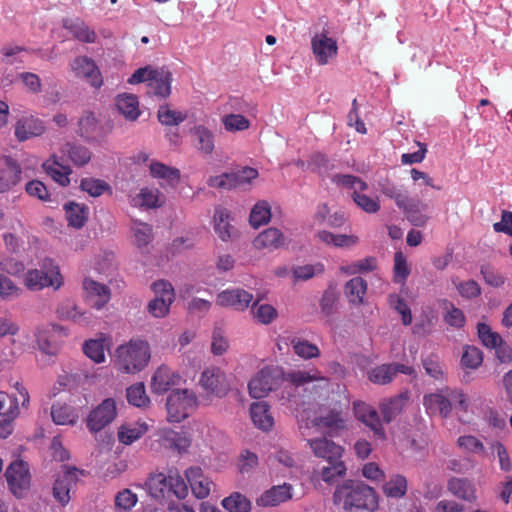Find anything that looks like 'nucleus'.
Listing matches in <instances>:
<instances>
[{"label": "nucleus", "instance_id": "nucleus-47", "mask_svg": "<svg viewBox=\"0 0 512 512\" xmlns=\"http://www.w3.org/2000/svg\"><path fill=\"white\" fill-rule=\"evenodd\" d=\"M367 291V282L361 277L350 279L345 285V294L349 302L354 305L363 303L364 296Z\"/></svg>", "mask_w": 512, "mask_h": 512}, {"label": "nucleus", "instance_id": "nucleus-33", "mask_svg": "<svg viewBox=\"0 0 512 512\" xmlns=\"http://www.w3.org/2000/svg\"><path fill=\"white\" fill-rule=\"evenodd\" d=\"M43 169L55 182L61 186L65 187L69 185V176L72 173V169L67 165L61 164L56 155H52L43 163Z\"/></svg>", "mask_w": 512, "mask_h": 512}, {"label": "nucleus", "instance_id": "nucleus-43", "mask_svg": "<svg viewBox=\"0 0 512 512\" xmlns=\"http://www.w3.org/2000/svg\"><path fill=\"white\" fill-rule=\"evenodd\" d=\"M62 152L66 154L70 161L78 167L88 164L92 157V153L87 147L71 142L64 144Z\"/></svg>", "mask_w": 512, "mask_h": 512}, {"label": "nucleus", "instance_id": "nucleus-50", "mask_svg": "<svg viewBox=\"0 0 512 512\" xmlns=\"http://www.w3.org/2000/svg\"><path fill=\"white\" fill-rule=\"evenodd\" d=\"M80 188L91 197H99L105 192L112 193L111 186L106 181L92 177L83 178Z\"/></svg>", "mask_w": 512, "mask_h": 512}, {"label": "nucleus", "instance_id": "nucleus-49", "mask_svg": "<svg viewBox=\"0 0 512 512\" xmlns=\"http://www.w3.org/2000/svg\"><path fill=\"white\" fill-rule=\"evenodd\" d=\"M271 206L267 201H259L257 202L251 212L249 217L250 225L253 228H259L260 226L267 224L271 219Z\"/></svg>", "mask_w": 512, "mask_h": 512}, {"label": "nucleus", "instance_id": "nucleus-54", "mask_svg": "<svg viewBox=\"0 0 512 512\" xmlns=\"http://www.w3.org/2000/svg\"><path fill=\"white\" fill-rule=\"evenodd\" d=\"M21 169L17 165L0 166V193L8 191L20 178Z\"/></svg>", "mask_w": 512, "mask_h": 512}, {"label": "nucleus", "instance_id": "nucleus-51", "mask_svg": "<svg viewBox=\"0 0 512 512\" xmlns=\"http://www.w3.org/2000/svg\"><path fill=\"white\" fill-rule=\"evenodd\" d=\"M259 300L253 302L252 305V314L254 319L263 325H269L272 323L277 317L278 312L276 308H274L270 304H260L258 305Z\"/></svg>", "mask_w": 512, "mask_h": 512}, {"label": "nucleus", "instance_id": "nucleus-7", "mask_svg": "<svg viewBox=\"0 0 512 512\" xmlns=\"http://www.w3.org/2000/svg\"><path fill=\"white\" fill-rule=\"evenodd\" d=\"M8 487L17 498H23L31 486L29 466L23 460L12 462L5 472Z\"/></svg>", "mask_w": 512, "mask_h": 512}, {"label": "nucleus", "instance_id": "nucleus-37", "mask_svg": "<svg viewBox=\"0 0 512 512\" xmlns=\"http://www.w3.org/2000/svg\"><path fill=\"white\" fill-rule=\"evenodd\" d=\"M148 431L146 422L126 423L118 429V440L124 445H131Z\"/></svg>", "mask_w": 512, "mask_h": 512}, {"label": "nucleus", "instance_id": "nucleus-1", "mask_svg": "<svg viewBox=\"0 0 512 512\" xmlns=\"http://www.w3.org/2000/svg\"><path fill=\"white\" fill-rule=\"evenodd\" d=\"M334 503L342 505L346 512L374 511L378 498L373 488L359 481H347L338 486L333 495Z\"/></svg>", "mask_w": 512, "mask_h": 512}, {"label": "nucleus", "instance_id": "nucleus-61", "mask_svg": "<svg viewBox=\"0 0 512 512\" xmlns=\"http://www.w3.org/2000/svg\"><path fill=\"white\" fill-rule=\"evenodd\" d=\"M83 351L87 357L95 363H102L105 360V347L103 339H91L84 343Z\"/></svg>", "mask_w": 512, "mask_h": 512}, {"label": "nucleus", "instance_id": "nucleus-30", "mask_svg": "<svg viewBox=\"0 0 512 512\" xmlns=\"http://www.w3.org/2000/svg\"><path fill=\"white\" fill-rule=\"evenodd\" d=\"M56 313L62 320H70L81 325H86L90 321L89 313L87 311H81L71 299H66L59 303Z\"/></svg>", "mask_w": 512, "mask_h": 512}, {"label": "nucleus", "instance_id": "nucleus-32", "mask_svg": "<svg viewBox=\"0 0 512 512\" xmlns=\"http://www.w3.org/2000/svg\"><path fill=\"white\" fill-rule=\"evenodd\" d=\"M149 171L153 178L163 180L166 185L175 188L180 182L181 173L178 168L167 166L158 161H152Z\"/></svg>", "mask_w": 512, "mask_h": 512}, {"label": "nucleus", "instance_id": "nucleus-29", "mask_svg": "<svg viewBox=\"0 0 512 512\" xmlns=\"http://www.w3.org/2000/svg\"><path fill=\"white\" fill-rule=\"evenodd\" d=\"M160 441L164 447L178 452L186 451L191 445V438L186 432H178L170 428L160 431Z\"/></svg>", "mask_w": 512, "mask_h": 512}, {"label": "nucleus", "instance_id": "nucleus-60", "mask_svg": "<svg viewBox=\"0 0 512 512\" xmlns=\"http://www.w3.org/2000/svg\"><path fill=\"white\" fill-rule=\"evenodd\" d=\"M128 402L136 407H145L149 404V398L146 395L145 386L143 383H136L131 385L126 390Z\"/></svg>", "mask_w": 512, "mask_h": 512}, {"label": "nucleus", "instance_id": "nucleus-64", "mask_svg": "<svg viewBox=\"0 0 512 512\" xmlns=\"http://www.w3.org/2000/svg\"><path fill=\"white\" fill-rule=\"evenodd\" d=\"M65 27L70 30L75 38L82 42L93 43L96 40L95 32L90 30L89 27L80 20L71 22L70 25L65 24Z\"/></svg>", "mask_w": 512, "mask_h": 512}, {"label": "nucleus", "instance_id": "nucleus-15", "mask_svg": "<svg viewBox=\"0 0 512 512\" xmlns=\"http://www.w3.org/2000/svg\"><path fill=\"white\" fill-rule=\"evenodd\" d=\"M62 284L63 278L58 267H55L50 275L38 269H31L25 275V285L32 291H39L49 286L58 289Z\"/></svg>", "mask_w": 512, "mask_h": 512}, {"label": "nucleus", "instance_id": "nucleus-26", "mask_svg": "<svg viewBox=\"0 0 512 512\" xmlns=\"http://www.w3.org/2000/svg\"><path fill=\"white\" fill-rule=\"evenodd\" d=\"M424 406L431 414H439L447 417L451 412L450 396L448 388L424 396Z\"/></svg>", "mask_w": 512, "mask_h": 512}, {"label": "nucleus", "instance_id": "nucleus-6", "mask_svg": "<svg viewBox=\"0 0 512 512\" xmlns=\"http://www.w3.org/2000/svg\"><path fill=\"white\" fill-rule=\"evenodd\" d=\"M312 422L315 427L330 437L339 436L347 429L346 412L340 404L321 410Z\"/></svg>", "mask_w": 512, "mask_h": 512}, {"label": "nucleus", "instance_id": "nucleus-10", "mask_svg": "<svg viewBox=\"0 0 512 512\" xmlns=\"http://www.w3.org/2000/svg\"><path fill=\"white\" fill-rule=\"evenodd\" d=\"M199 384L207 394L218 398L225 397L230 390L226 374L220 368L214 366L204 369Z\"/></svg>", "mask_w": 512, "mask_h": 512}, {"label": "nucleus", "instance_id": "nucleus-27", "mask_svg": "<svg viewBox=\"0 0 512 512\" xmlns=\"http://www.w3.org/2000/svg\"><path fill=\"white\" fill-rule=\"evenodd\" d=\"M447 490L463 501L474 503L477 500L475 485L467 478L452 477L447 483Z\"/></svg>", "mask_w": 512, "mask_h": 512}, {"label": "nucleus", "instance_id": "nucleus-24", "mask_svg": "<svg viewBox=\"0 0 512 512\" xmlns=\"http://www.w3.org/2000/svg\"><path fill=\"white\" fill-rule=\"evenodd\" d=\"M292 486L284 483L266 490L258 499L257 505L262 507H273L290 500L293 496Z\"/></svg>", "mask_w": 512, "mask_h": 512}, {"label": "nucleus", "instance_id": "nucleus-44", "mask_svg": "<svg viewBox=\"0 0 512 512\" xmlns=\"http://www.w3.org/2000/svg\"><path fill=\"white\" fill-rule=\"evenodd\" d=\"M78 134L86 141L96 140L99 134V124L94 113L86 111L78 121Z\"/></svg>", "mask_w": 512, "mask_h": 512}, {"label": "nucleus", "instance_id": "nucleus-45", "mask_svg": "<svg viewBox=\"0 0 512 512\" xmlns=\"http://www.w3.org/2000/svg\"><path fill=\"white\" fill-rule=\"evenodd\" d=\"M230 211L223 207H217L214 213V230L219 238L227 241L231 238Z\"/></svg>", "mask_w": 512, "mask_h": 512}, {"label": "nucleus", "instance_id": "nucleus-40", "mask_svg": "<svg viewBox=\"0 0 512 512\" xmlns=\"http://www.w3.org/2000/svg\"><path fill=\"white\" fill-rule=\"evenodd\" d=\"M407 489V479L401 474H392L382 486L384 495L394 499L404 497L407 493Z\"/></svg>", "mask_w": 512, "mask_h": 512}, {"label": "nucleus", "instance_id": "nucleus-59", "mask_svg": "<svg viewBox=\"0 0 512 512\" xmlns=\"http://www.w3.org/2000/svg\"><path fill=\"white\" fill-rule=\"evenodd\" d=\"M222 506L229 512H249L250 501L240 493H233L222 500Z\"/></svg>", "mask_w": 512, "mask_h": 512}, {"label": "nucleus", "instance_id": "nucleus-14", "mask_svg": "<svg viewBox=\"0 0 512 512\" xmlns=\"http://www.w3.org/2000/svg\"><path fill=\"white\" fill-rule=\"evenodd\" d=\"M14 386L20 398L0 391V418L15 419L19 414V401L23 407H27L30 401L29 393L21 383L16 382Z\"/></svg>", "mask_w": 512, "mask_h": 512}, {"label": "nucleus", "instance_id": "nucleus-13", "mask_svg": "<svg viewBox=\"0 0 512 512\" xmlns=\"http://www.w3.org/2000/svg\"><path fill=\"white\" fill-rule=\"evenodd\" d=\"M311 49L317 64L326 65L337 56L338 46L336 40L328 37V32L315 34L311 39Z\"/></svg>", "mask_w": 512, "mask_h": 512}, {"label": "nucleus", "instance_id": "nucleus-52", "mask_svg": "<svg viewBox=\"0 0 512 512\" xmlns=\"http://www.w3.org/2000/svg\"><path fill=\"white\" fill-rule=\"evenodd\" d=\"M158 120L165 126L179 125L187 119V114L178 110H173L169 105H161L158 109Z\"/></svg>", "mask_w": 512, "mask_h": 512}, {"label": "nucleus", "instance_id": "nucleus-8", "mask_svg": "<svg viewBox=\"0 0 512 512\" xmlns=\"http://www.w3.org/2000/svg\"><path fill=\"white\" fill-rule=\"evenodd\" d=\"M36 341L39 349L47 355H56L67 336L64 327L57 324H46L36 330Z\"/></svg>", "mask_w": 512, "mask_h": 512}, {"label": "nucleus", "instance_id": "nucleus-36", "mask_svg": "<svg viewBox=\"0 0 512 512\" xmlns=\"http://www.w3.org/2000/svg\"><path fill=\"white\" fill-rule=\"evenodd\" d=\"M115 105L120 114L127 120L135 121L140 116L139 101L133 94H120L115 99Z\"/></svg>", "mask_w": 512, "mask_h": 512}, {"label": "nucleus", "instance_id": "nucleus-22", "mask_svg": "<svg viewBox=\"0 0 512 512\" xmlns=\"http://www.w3.org/2000/svg\"><path fill=\"white\" fill-rule=\"evenodd\" d=\"M180 375L173 372L169 367L162 365L154 373L151 381V390L156 394H164L173 386L179 384Z\"/></svg>", "mask_w": 512, "mask_h": 512}, {"label": "nucleus", "instance_id": "nucleus-21", "mask_svg": "<svg viewBox=\"0 0 512 512\" xmlns=\"http://www.w3.org/2000/svg\"><path fill=\"white\" fill-rule=\"evenodd\" d=\"M314 455L323 458L327 462L341 460L343 448L326 437L307 440Z\"/></svg>", "mask_w": 512, "mask_h": 512}, {"label": "nucleus", "instance_id": "nucleus-31", "mask_svg": "<svg viewBox=\"0 0 512 512\" xmlns=\"http://www.w3.org/2000/svg\"><path fill=\"white\" fill-rule=\"evenodd\" d=\"M284 379L296 387H300L311 382H322L325 387L329 386V379L322 376L321 372L316 368H312L310 370L290 371L286 376L284 375Z\"/></svg>", "mask_w": 512, "mask_h": 512}, {"label": "nucleus", "instance_id": "nucleus-53", "mask_svg": "<svg viewBox=\"0 0 512 512\" xmlns=\"http://www.w3.org/2000/svg\"><path fill=\"white\" fill-rule=\"evenodd\" d=\"M426 209V204L414 200L410 206L404 210V213L412 225L416 227H423L429 219V217L423 213V211Z\"/></svg>", "mask_w": 512, "mask_h": 512}, {"label": "nucleus", "instance_id": "nucleus-46", "mask_svg": "<svg viewBox=\"0 0 512 512\" xmlns=\"http://www.w3.org/2000/svg\"><path fill=\"white\" fill-rule=\"evenodd\" d=\"M51 417L57 425H74L78 415L72 407L67 404L55 403L51 407Z\"/></svg>", "mask_w": 512, "mask_h": 512}, {"label": "nucleus", "instance_id": "nucleus-25", "mask_svg": "<svg viewBox=\"0 0 512 512\" xmlns=\"http://www.w3.org/2000/svg\"><path fill=\"white\" fill-rule=\"evenodd\" d=\"M171 72L162 67L155 69L153 76L148 83V94L155 95L161 98H166L171 93Z\"/></svg>", "mask_w": 512, "mask_h": 512}, {"label": "nucleus", "instance_id": "nucleus-16", "mask_svg": "<svg viewBox=\"0 0 512 512\" xmlns=\"http://www.w3.org/2000/svg\"><path fill=\"white\" fill-rule=\"evenodd\" d=\"M253 300L254 296L252 293L241 288H233L220 292L217 295L216 303L221 307H228L242 312L250 306Z\"/></svg>", "mask_w": 512, "mask_h": 512}, {"label": "nucleus", "instance_id": "nucleus-62", "mask_svg": "<svg viewBox=\"0 0 512 512\" xmlns=\"http://www.w3.org/2000/svg\"><path fill=\"white\" fill-rule=\"evenodd\" d=\"M324 272V265L321 262L315 264H305L293 267L292 274L297 280L307 281L314 276L320 275Z\"/></svg>", "mask_w": 512, "mask_h": 512}, {"label": "nucleus", "instance_id": "nucleus-39", "mask_svg": "<svg viewBox=\"0 0 512 512\" xmlns=\"http://www.w3.org/2000/svg\"><path fill=\"white\" fill-rule=\"evenodd\" d=\"M316 237L321 242L337 248H349L356 245L359 241L356 235L334 234L326 230L318 231Z\"/></svg>", "mask_w": 512, "mask_h": 512}, {"label": "nucleus", "instance_id": "nucleus-41", "mask_svg": "<svg viewBox=\"0 0 512 512\" xmlns=\"http://www.w3.org/2000/svg\"><path fill=\"white\" fill-rule=\"evenodd\" d=\"M406 397L398 395L380 403V412L385 423H390L400 415L404 409Z\"/></svg>", "mask_w": 512, "mask_h": 512}, {"label": "nucleus", "instance_id": "nucleus-17", "mask_svg": "<svg viewBox=\"0 0 512 512\" xmlns=\"http://www.w3.org/2000/svg\"><path fill=\"white\" fill-rule=\"evenodd\" d=\"M46 126L43 120L33 115L23 116L15 124L14 135L20 142L43 135Z\"/></svg>", "mask_w": 512, "mask_h": 512}, {"label": "nucleus", "instance_id": "nucleus-18", "mask_svg": "<svg viewBox=\"0 0 512 512\" xmlns=\"http://www.w3.org/2000/svg\"><path fill=\"white\" fill-rule=\"evenodd\" d=\"M85 299L97 310L102 309L111 298V291L105 284L85 278L83 281Z\"/></svg>", "mask_w": 512, "mask_h": 512}, {"label": "nucleus", "instance_id": "nucleus-48", "mask_svg": "<svg viewBox=\"0 0 512 512\" xmlns=\"http://www.w3.org/2000/svg\"><path fill=\"white\" fill-rule=\"evenodd\" d=\"M290 344L294 353L304 360H310L320 356L318 346L308 340L294 337L290 340Z\"/></svg>", "mask_w": 512, "mask_h": 512}, {"label": "nucleus", "instance_id": "nucleus-9", "mask_svg": "<svg viewBox=\"0 0 512 512\" xmlns=\"http://www.w3.org/2000/svg\"><path fill=\"white\" fill-rule=\"evenodd\" d=\"M152 290L155 298L149 302L148 311L152 316L162 318L168 314L175 299L174 289L170 282L158 280L152 284Z\"/></svg>", "mask_w": 512, "mask_h": 512}, {"label": "nucleus", "instance_id": "nucleus-3", "mask_svg": "<svg viewBox=\"0 0 512 512\" xmlns=\"http://www.w3.org/2000/svg\"><path fill=\"white\" fill-rule=\"evenodd\" d=\"M149 360V344L144 340L132 339L116 349L114 366L120 372L135 374L143 370Z\"/></svg>", "mask_w": 512, "mask_h": 512}, {"label": "nucleus", "instance_id": "nucleus-55", "mask_svg": "<svg viewBox=\"0 0 512 512\" xmlns=\"http://www.w3.org/2000/svg\"><path fill=\"white\" fill-rule=\"evenodd\" d=\"M483 362V353L476 346L466 345L463 347L460 363L467 369H477Z\"/></svg>", "mask_w": 512, "mask_h": 512}, {"label": "nucleus", "instance_id": "nucleus-28", "mask_svg": "<svg viewBox=\"0 0 512 512\" xmlns=\"http://www.w3.org/2000/svg\"><path fill=\"white\" fill-rule=\"evenodd\" d=\"M194 146L203 155H211L215 150V135L205 125H196L191 129Z\"/></svg>", "mask_w": 512, "mask_h": 512}, {"label": "nucleus", "instance_id": "nucleus-63", "mask_svg": "<svg viewBox=\"0 0 512 512\" xmlns=\"http://www.w3.org/2000/svg\"><path fill=\"white\" fill-rule=\"evenodd\" d=\"M446 313L444 314V321L451 327L460 329L464 327L466 318L463 311L449 301H445Z\"/></svg>", "mask_w": 512, "mask_h": 512}, {"label": "nucleus", "instance_id": "nucleus-4", "mask_svg": "<svg viewBox=\"0 0 512 512\" xmlns=\"http://www.w3.org/2000/svg\"><path fill=\"white\" fill-rule=\"evenodd\" d=\"M284 380L283 370L278 366H265L249 381L251 397L261 399L276 390Z\"/></svg>", "mask_w": 512, "mask_h": 512}, {"label": "nucleus", "instance_id": "nucleus-42", "mask_svg": "<svg viewBox=\"0 0 512 512\" xmlns=\"http://www.w3.org/2000/svg\"><path fill=\"white\" fill-rule=\"evenodd\" d=\"M10 229L12 231L2 234V239L7 251L18 253L23 245L24 226L20 220H15L11 223Z\"/></svg>", "mask_w": 512, "mask_h": 512}, {"label": "nucleus", "instance_id": "nucleus-5", "mask_svg": "<svg viewBox=\"0 0 512 512\" xmlns=\"http://www.w3.org/2000/svg\"><path fill=\"white\" fill-rule=\"evenodd\" d=\"M197 407V397L189 389L172 391L166 402L169 422H181L186 419Z\"/></svg>", "mask_w": 512, "mask_h": 512}, {"label": "nucleus", "instance_id": "nucleus-20", "mask_svg": "<svg viewBox=\"0 0 512 512\" xmlns=\"http://www.w3.org/2000/svg\"><path fill=\"white\" fill-rule=\"evenodd\" d=\"M71 67L78 77L85 78L92 87L100 88L103 84L101 73L93 60L86 56L74 59Z\"/></svg>", "mask_w": 512, "mask_h": 512}, {"label": "nucleus", "instance_id": "nucleus-58", "mask_svg": "<svg viewBox=\"0 0 512 512\" xmlns=\"http://www.w3.org/2000/svg\"><path fill=\"white\" fill-rule=\"evenodd\" d=\"M328 466L321 469L320 475L324 482L334 483L338 478L346 475V466L342 460L328 462Z\"/></svg>", "mask_w": 512, "mask_h": 512}, {"label": "nucleus", "instance_id": "nucleus-2", "mask_svg": "<svg viewBox=\"0 0 512 512\" xmlns=\"http://www.w3.org/2000/svg\"><path fill=\"white\" fill-rule=\"evenodd\" d=\"M146 487L156 500L184 499L188 495V486L176 468H169L166 473H151Z\"/></svg>", "mask_w": 512, "mask_h": 512}, {"label": "nucleus", "instance_id": "nucleus-57", "mask_svg": "<svg viewBox=\"0 0 512 512\" xmlns=\"http://www.w3.org/2000/svg\"><path fill=\"white\" fill-rule=\"evenodd\" d=\"M332 182L339 187L352 189L353 192L364 191L368 188L365 181L350 174H336L332 177Z\"/></svg>", "mask_w": 512, "mask_h": 512}, {"label": "nucleus", "instance_id": "nucleus-12", "mask_svg": "<svg viewBox=\"0 0 512 512\" xmlns=\"http://www.w3.org/2000/svg\"><path fill=\"white\" fill-rule=\"evenodd\" d=\"M354 414L357 420L367 426L372 432L373 436L379 440H386V432L383 423L380 419L378 411L371 405L365 402H354Z\"/></svg>", "mask_w": 512, "mask_h": 512}, {"label": "nucleus", "instance_id": "nucleus-19", "mask_svg": "<svg viewBox=\"0 0 512 512\" xmlns=\"http://www.w3.org/2000/svg\"><path fill=\"white\" fill-rule=\"evenodd\" d=\"M78 473L81 472L77 468L68 467L54 482L53 496L63 506L70 501V491L78 480Z\"/></svg>", "mask_w": 512, "mask_h": 512}, {"label": "nucleus", "instance_id": "nucleus-23", "mask_svg": "<svg viewBox=\"0 0 512 512\" xmlns=\"http://www.w3.org/2000/svg\"><path fill=\"white\" fill-rule=\"evenodd\" d=\"M185 476L195 497L204 499L210 494L213 482L204 476L200 467L188 468L185 472Z\"/></svg>", "mask_w": 512, "mask_h": 512}, {"label": "nucleus", "instance_id": "nucleus-35", "mask_svg": "<svg viewBox=\"0 0 512 512\" xmlns=\"http://www.w3.org/2000/svg\"><path fill=\"white\" fill-rule=\"evenodd\" d=\"M250 416L254 425L263 431L271 430L274 425L270 406L266 402L253 403L250 407Z\"/></svg>", "mask_w": 512, "mask_h": 512}, {"label": "nucleus", "instance_id": "nucleus-34", "mask_svg": "<svg viewBox=\"0 0 512 512\" xmlns=\"http://www.w3.org/2000/svg\"><path fill=\"white\" fill-rule=\"evenodd\" d=\"M285 241L283 233L277 228H267L253 240V246L258 249L275 250L280 248Z\"/></svg>", "mask_w": 512, "mask_h": 512}, {"label": "nucleus", "instance_id": "nucleus-38", "mask_svg": "<svg viewBox=\"0 0 512 512\" xmlns=\"http://www.w3.org/2000/svg\"><path fill=\"white\" fill-rule=\"evenodd\" d=\"M64 210L69 226L79 229L86 224L89 214V210L86 205L72 201L64 205Z\"/></svg>", "mask_w": 512, "mask_h": 512}, {"label": "nucleus", "instance_id": "nucleus-11", "mask_svg": "<svg viewBox=\"0 0 512 512\" xmlns=\"http://www.w3.org/2000/svg\"><path fill=\"white\" fill-rule=\"evenodd\" d=\"M116 415L115 400L107 398L89 413L86 419V426L91 432H99L109 425L115 419Z\"/></svg>", "mask_w": 512, "mask_h": 512}, {"label": "nucleus", "instance_id": "nucleus-56", "mask_svg": "<svg viewBox=\"0 0 512 512\" xmlns=\"http://www.w3.org/2000/svg\"><path fill=\"white\" fill-rule=\"evenodd\" d=\"M224 129L227 132H240L249 129L250 120L241 114L230 113L221 118Z\"/></svg>", "mask_w": 512, "mask_h": 512}]
</instances>
